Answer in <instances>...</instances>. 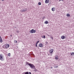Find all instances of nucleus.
I'll use <instances>...</instances> for the list:
<instances>
[{
	"label": "nucleus",
	"mask_w": 74,
	"mask_h": 74,
	"mask_svg": "<svg viewBox=\"0 0 74 74\" xmlns=\"http://www.w3.org/2000/svg\"><path fill=\"white\" fill-rule=\"evenodd\" d=\"M0 60H2V61H3L4 60L3 56L2 54H0Z\"/></svg>",
	"instance_id": "obj_2"
},
{
	"label": "nucleus",
	"mask_w": 74,
	"mask_h": 74,
	"mask_svg": "<svg viewBox=\"0 0 74 74\" xmlns=\"http://www.w3.org/2000/svg\"><path fill=\"white\" fill-rule=\"evenodd\" d=\"M61 38L62 39H64L65 38V37L64 36H62L61 37Z\"/></svg>",
	"instance_id": "obj_11"
},
{
	"label": "nucleus",
	"mask_w": 74,
	"mask_h": 74,
	"mask_svg": "<svg viewBox=\"0 0 74 74\" xmlns=\"http://www.w3.org/2000/svg\"><path fill=\"white\" fill-rule=\"evenodd\" d=\"M54 51V50L53 49H51L49 50V52L50 53V54L51 56H52L53 54V53Z\"/></svg>",
	"instance_id": "obj_3"
},
{
	"label": "nucleus",
	"mask_w": 74,
	"mask_h": 74,
	"mask_svg": "<svg viewBox=\"0 0 74 74\" xmlns=\"http://www.w3.org/2000/svg\"><path fill=\"white\" fill-rule=\"evenodd\" d=\"M23 74H29L28 72H26L24 73Z\"/></svg>",
	"instance_id": "obj_13"
},
{
	"label": "nucleus",
	"mask_w": 74,
	"mask_h": 74,
	"mask_svg": "<svg viewBox=\"0 0 74 74\" xmlns=\"http://www.w3.org/2000/svg\"><path fill=\"white\" fill-rule=\"evenodd\" d=\"M27 9L26 8H24L23 10H22V12H25L27 10Z\"/></svg>",
	"instance_id": "obj_7"
},
{
	"label": "nucleus",
	"mask_w": 74,
	"mask_h": 74,
	"mask_svg": "<svg viewBox=\"0 0 74 74\" xmlns=\"http://www.w3.org/2000/svg\"><path fill=\"white\" fill-rule=\"evenodd\" d=\"M45 18V16H44V17H43V19L44 18Z\"/></svg>",
	"instance_id": "obj_29"
},
{
	"label": "nucleus",
	"mask_w": 74,
	"mask_h": 74,
	"mask_svg": "<svg viewBox=\"0 0 74 74\" xmlns=\"http://www.w3.org/2000/svg\"><path fill=\"white\" fill-rule=\"evenodd\" d=\"M51 69H52V68H53V67H51Z\"/></svg>",
	"instance_id": "obj_31"
},
{
	"label": "nucleus",
	"mask_w": 74,
	"mask_h": 74,
	"mask_svg": "<svg viewBox=\"0 0 74 74\" xmlns=\"http://www.w3.org/2000/svg\"><path fill=\"white\" fill-rule=\"evenodd\" d=\"M10 47V45L8 44H5L2 47L4 49H8Z\"/></svg>",
	"instance_id": "obj_1"
},
{
	"label": "nucleus",
	"mask_w": 74,
	"mask_h": 74,
	"mask_svg": "<svg viewBox=\"0 0 74 74\" xmlns=\"http://www.w3.org/2000/svg\"><path fill=\"white\" fill-rule=\"evenodd\" d=\"M2 1H3L4 0H1Z\"/></svg>",
	"instance_id": "obj_32"
},
{
	"label": "nucleus",
	"mask_w": 74,
	"mask_h": 74,
	"mask_svg": "<svg viewBox=\"0 0 74 74\" xmlns=\"http://www.w3.org/2000/svg\"><path fill=\"white\" fill-rule=\"evenodd\" d=\"M11 36H12V35H11Z\"/></svg>",
	"instance_id": "obj_33"
},
{
	"label": "nucleus",
	"mask_w": 74,
	"mask_h": 74,
	"mask_svg": "<svg viewBox=\"0 0 74 74\" xmlns=\"http://www.w3.org/2000/svg\"><path fill=\"white\" fill-rule=\"evenodd\" d=\"M3 42L2 39L0 36V42L2 43Z\"/></svg>",
	"instance_id": "obj_6"
},
{
	"label": "nucleus",
	"mask_w": 74,
	"mask_h": 74,
	"mask_svg": "<svg viewBox=\"0 0 74 74\" xmlns=\"http://www.w3.org/2000/svg\"><path fill=\"white\" fill-rule=\"evenodd\" d=\"M58 66H57L54 67V68H58Z\"/></svg>",
	"instance_id": "obj_22"
},
{
	"label": "nucleus",
	"mask_w": 74,
	"mask_h": 74,
	"mask_svg": "<svg viewBox=\"0 0 74 74\" xmlns=\"http://www.w3.org/2000/svg\"><path fill=\"white\" fill-rule=\"evenodd\" d=\"M36 32V30H34L33 29H32L30 31V32L31 33H35Z\"/></svg>",
	"instance_id": "obj_5"
},
{
	"label": "nucleus",
	"mask_w": 74,
	"mask_h": 74,
	"mask_svg": "<svg viewBox=\"0 0 74 74\" xmlns=\"http://www.w3.org/2000/svg\"><path fill=\"white\" fill-rule=\"evenodd\" d=\"M8 56H10L11 54L10 53H9L8 54Z\"/></svg>",
	"instance_id": "obj_20"
},
{
	"label": "nucleus",
	"mask_w": 74,
	"mask_h": 74,
	"mask_svg": "<svg viewBox=\"0 0 74 74\" xmlns=\"http://www.w3.org/2000/svg\"><path fill=\"white\" fill-rule=\"evenodd\" d=\"M71 55H72V56H73V55H74V53L72 52V53H71Z\"/></svg>",
	"instance_id": "obj_17"
},
{
	"label": "nucleus",
	"mask_w": 74,
	"mask_h": 74,
	"mask_svg": "<svg viewBox=\"0 0 74 74\" xmlns=\"http://www.w3.org/2000/svg\"><path fill=\"white\" fill-rule=\"evenodd\" d=\"M64 1L63 0H59V1Z\"/></svg>",
	"instance_id": "obj_24"
},
{
	"label": "nucleus",
	"mask_w": 74,
	"mask_h": 74,
	"mask_svg": "<svg viewBox=\"0 0 74 74\" xmlns=\"http://www.w3.org/2000/svg\"><path fill=\"white\" fill-rule=\"evenodd\" d=\"M41 2H39L38 3V5H41Z\"/></svg>",
	"instance_id": "obj_21"
},
{
	"label": "nucleus",
	"mask_w": 74,
	"mask_h": 74,
	"mask_svg": "<svg viewBox=\"0 0 74 74\" xmlns=\"http://www.w3.org/2000/svg\"><path fill=\"white\" fill-rule=\"evenodd\" d=\"M38 43H37V42L36 43V44H37Z\"/></svg>",
	"instance_id": "obj_30"
},
{
	"label": "nucleus",
	"mask_w": 74,
	"mask_h": 74,
	"mask_svg": "<svg viewBox=\"0 0 74 74\" xmlns=\"http://www.w3.org/2000/svg\"><path fill=\"white\" fill-rule=\"evenodd\" d=\"M51 38L52 39H53V37H51Z\"/></svg>",
	"instance_id": "obj_28"
},
{
	"label": "nucleus",
	"mask_w": 74,
	"mask_h": 74,
	"mask_svg": "<svg viewBox=\"0 0 74 74\" xmlns=\"http://www.w3.org/2000/svg\"><path fill=\"white\" fill-rule=\"evenodd\" d=\"M66 16H67V17H69L70 16V15L68 13L67 14H66Z\"/></svg>",
	"instance_id": "obj_16"
},
{
	"label": "nucleus",
	"mask_w": 74,
	"mask_h": 74,
	"mask_svg": "<svg viewBox=\"0 0 74 74\" xmlns=\"http://www.w3.org/2000/svg\"><path fill=\"white\" fill-rule=\"evenodd\" d=\"M29 74H32L31 72H29Z\"/></svg>",
	"instance_id": "obj_27"
},
{
	"label": "nucleus",
	"mask_w": 74,
	"mask_h": 74,
	"mask_svg": "<svg viewBox=\"0 0 74 74\" xmlns=\"http://www.w3.org/2000/svg\"><path fill=\"white\" fill-rule=\"evenodd\" d=\"M39 42V41H38L37 42L38 43Z\"/></svg>",
	"instance_id": "obj_26"
},
{
	"label": "nucleus",
	"mask_w": 74,
	"mask_h": 74,
	"mask_svg": "<svg viewBox=\"0 0 74 74\" xmlns=\"http://www.w3.org/2000/svg\"><path fill=\"white\" fill-rule=\"evenodd\" d=\"M34 71H37V69H36V68L35 66V67H34Z\"/></svg>",
	"instance_id": "obj_14"
},
{
	"label": "nucleus",
	"mask_w": 74,
	"mask_h": 74,
	"mask_svg": "<svg viewBox=\"0 0 74 74\" xmlns=\"http://www.w3.org/2000/svg\"><path fill=\"white\" fill-rule=\"evenodd\" d=\"M55 8H52V10L53 11H54L55 10Z\"/></svg>",
	"instance_id": "obj_12"
},
{
	"label": "nucleus",
	"mask_w": 74,
	"mask_h": 74,
	"mask_svg": "<svg viewBox=\"0 0 74 74\" xmlns=\"http://www.w3.org/2000/svg\"><path fill=\"white\" fill-rule=\"evenodd\" d=\"M43 46V45L42 44L40 43L39 44V47H42Z\"/></svg>",
	"instance_id": "obj_8"
},
{
	"label": "nucleus",
	"mask_w": 74,
	"mask_h": 74,
	"mask_svg": "<svg viewBox=\"0 0 74 74\" xmlns=\"http://www.w3.org/2000/svg\"><path fill=\"white\" fill-rule=\"evenodd\" d=\"M55 59L56 60H58V56L57 55L56 56Z\"/></svg>",
	"instance_id": "obj_9"
},
{
	"label": "nucleus",
	"mask_w": 74,
	"mask_h": 74,
	"mask_svg": "<svg viewBox=\"0 0 74 74\" xmlns=\"http://www.w3.org/2000/svg\"><path fill=\"white\" fill-rule=\"evenodd\" d=\"M42 38H44V39L46 37L45 35H44V36H42Z\"/></svg>",
	"instance_id": "obj_18"
},
{
	"label": "nucleus",
	"mask_w": 74,
	"mask_h": 74,
	"mask_svg": "<svg viewBox=\"0 0 74 74\" xmlns=\"http://www.w3.org/2000/svg\"><path fill=\"white\" fill-rule=\"evenodd\" d=\"M45 2L46 3H48L49 2V0H46L45 1Z\"/></svg>",
	"instance_id": "obj_10"
},
{
	"label": "nucleus",
	"mask_w": 74,
	"mask_h": 74,
	"mask_svg": "<svg viewBox=\"0 0 74 74\" xmlns=\"http://www.w3.org/2000/svg\"><path fill=\"white\" fill-rule=\"evenodd\" d=\"M26 64H28V65L29 66V64H29V62H27V63H26Z\"/></svg>",
	"instance_id": "obj_23"
},
{
	"label": "nucleus",
	"mask_w": 74,
	"mask_h": 74,
	"mask_svg": "<svg viewBox=\"0 0 74 74\" xmlns=\"http://www.w3.org/2000/svg\"><path fill=\"white\" fill-rule=\"evenodd\" d=\"M45 23L46 24H47L48 23V21H46L45 22Z\"/></svg>",
	"instance_id": "obj_15"
},
{
	"label": "nucleus",
	"mask_w": 74,
	"mask_h": 74,
	"mask_svg": "<svg viewBox=\"0 0 74 74\" xmlns=\"http://www.w3.org/2000/svg\"><path fill=\"white\" fill-rule=\"evenodd\" d=\"M36 47H37V44H36Z\"/></svg>",
	"instance_id": "obj_25"
},
{
	"label": "nucleus",
	"mask_w": 74,
	"mask_h": 74,
	"mask_svg": "<svg viewBox=\"0 0 74 74\" xmlns=\"http://www.w3.org/2000/svg\"><path fill=\"white\" fill-rule=\"evenodd\" d=\"M29 66L32 69H33V68H34L35 67L33 64H29Z\"/></svg>",
	"instance_id": "obj_4"
},
{
	"label": "nucleus",
	"mask_w": 74,
	"mask_h": 74,
	"mask_svg": "<svg viewBox=\"0 0 74 74\" xmlns=\"http://www.w3.org/2000/svg\"><path fill=\"white\" fill-rule=\"evenodd\" d=\"M17 41L16 40H14V43H17Z\"/></svg>",
	"instance_id": "obj_19"
}]
</instances>
